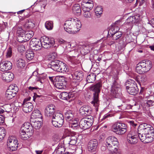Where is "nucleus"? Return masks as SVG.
I'll use <instances>...</instances> for the list:
<instances>
[{
    "label": "nucleus",
    "mask_w": 154,
    "mask_h": 154,
    "mask_svg": "<svg viewBox=\"0 0 154 154\" xmlns=\"http://www.w3.org/2000/svg\"><path fill=\"white\" fill-rule=\"evenodd\" d=\"M138 137L144 143L152 142L154 139L153 128L146 123L140 124L138 128Z\"/></svg>",
    "instance_id": "f257e3e1"
},
{
    "label": "nucleus",
    "mask_w": 154,
    "mask_h": 154,
    "mask_svg": "<svg viewBox=\"0 0 154 154\" xmlns=\"http://www.w3.org/2000/svg\"><path fill=\"white\" fill-rule=\"evenodd\" d=\"M45 116L51 119L52 125L56 127H61L64 122V117L62 114L55 112V106L53 104L48 105L45 109Z\"/></svg>",
    "instance_id": "f03ea898"
},
{
    "label": "nucleus",
    "mask_w": 154,
    "mask_h": 154,
    "mask_svg": "<svg viewBox=\"0 0 154 154\" xmlns=\"http://www.w3.org/2000/svg\"><path fill=\"white\" fill-rule=\"evenodd\" d=\"M81 26V22L77 19L70 18L65 22L64 28L68 33L74 34L79 30Z\"/></svg>",
    "instance_id": "7ed1b4c3"
},
{
    "label": "nucleus",
    "mask_w": 154,
    "mask_h": 154,
    "mask_svg": "<svg viewBox=\"0 0 154 154\" xmlns=\"http://www.w3.org/2000/svg\"><path fill=\"white\" fill-rule=\"evenodd\" d=\"M48 66L54 71L63 73H66L69 70L68 66L65 63L57 60L49 63Z\"/></svg>",
    "instance_id": "20e7f679"
},
{
    "label": "nucleus",
    "mask_w": 154,
    "mask_h": 154,
    "mask_svg": "<svg viewBox=\"0 0 154 154\" xmlns=\"http://www.w3.org/2000/svg\"><path fill=\"white\" fill-rule=\"evenodd\" d=\"M101 87V84L99 82L91 86L90 88V90L94 92L93 100L91 101V103L96 108L99 105V94L100 92Z\"/></svg>",
    "instance_id": "39448f33"
},
{
    "label": "nucleus",
    "mask_w": 154,
    "mask_h": 154,
    "mask_svg": "<svg viewBox=\"0 0 154 154\" xmlns=\"http://www.w3.org/2000/svg\"><path fill=\"white\" fill-rule=\"evenodd\" d=\"M152 63L148 60H143L137 64L136 71L138 73L143 74L148 72L151 68Z\"/></svg>",
    "instance_id": "423d86ee"
},
{
    "label": "nucleus",
    "mask_w": 154,
    "mask_h": 154,
    "mask_svg": "<svg viewBox=\"0 0 154 154\" xmlns=\"http://www.w3.org/2000/svg\"><path fill=\"white\" fill-rule=\"evenodd\" d=\"M32 127L31 124L29 122H25L22 125L20 132V137L23 140H26L29 138L28 133L32 134Z\"/></svg>",
    "instance_id": "0eeeda50"
},
{
    "label": "nucleus",
    "mask_w": 154,
    "mask_h": 154,
    "mask_svg": "<svg viewBox=\"0 0 154 154\" xmlns=\"http://www.w3.org/2000/svg\"><path fill=\"white\" fill-rule=\"evenodd\" d=\"M127 126L124 123L121 122L115 123L112 126V131L119 134H123L127 131Z\"/></svg>",
    "instance_id": "6e6552de"
},
{
    "label": "nucleus",
    "mask_w": 154,
    "mask_h": 154,
    "mask_svg": "<svg viewBox=\"0 0 154 154\" xmlns=\"http://www.w3.org/2000/svg\"><path fill=\"white\" fill-rule=\"evenodd\" d=\"M70 78L72 79V86L74 88L76 87V88L83 78V74L81 71H77L72 74Z\"/></svg>",
    "instance_id": "1a4fd4ad"
},
{
    "label": "nucleus",
    "mask_w": 154,
    "mask_h": 154,
    "mask_svg": "<svg viewBox=\"0 0 154 154\" xmlns=\"http://www.w3.org/2000/svg\"><path fill=\"white\" fill-rule=\"evenodd\" d=\"M93 122V117L91 116H88L81 119L79 123V127L82 129H86L92 125Z\"/></svg>",
    "instance_id": "9d476101"
},
{
    "label": "nucleus",
    "mask_w": 154,
    "mask_h": 154,
    "mask_svg": "<svg viewBox=\"0 0 154 154\" xmlns=\"http://www.w3.org/2000/svg\"><path fill=\"white\" fill-rule=\"evenodd\" d=\"M18 143L17 140L13 136L8 137L7 141V145L8 149L12 151L17 150Z\"/></svg>",
    "instance_id": "9b49d317"
},
{
    "label": "nucleus",
    "mask_w": 154,
    "mask_h": 154,
    "mask_svg": "<svg viewBox=\"0 0 154 154\" xmlns=\"http://www.w3.org/2000/svg\"><path fill=\"white\" fill-rule=\"evenodd\" d=\"M113 82L111 87V94L113 97H116L120 89V82L117 75H114L113 77Z\"/></svg>",
    "instance_id": "f8f14e48"
},
{
    "label": "nucleus",
    "mask_w": 154,
    "mask_h": 154,
    "mask_svg": "<svg viewBox=\"0 0 154 154\" xmlns=\"http://www.w3.org/2000/svg\"><path fill=\"white\" fill-rule=\"evenodd\" d=\"M118 144L117 138L113 136H109L106 140V145L109 150H113L116 145ZM117 148H118V147Z\"/></svg>",
    "instance_id": "ddd939ff"
},
{
    "label": "nucleus",
    "mask_w": 154,
    "mask_h": 154,
    "mask_svg": "<svg viewBox=\"0 0 154 154\" xmlns=\"http://www.w3.org/2000/svg\"><path fill=\"white\" fill-rule=\"evenodd\" d=\"M56 81L54 84L57 89H62L66 88V83L64 77L63 76H57L55 78Z\"/></svg>",
    "instance_id": "4468645a"
},
{
    "label": "nucleus",
    "mask_w": 154,
    "mask_h": 154,
    "mask_svg": "<svg viewBox=\"0 0 154 154\" xmlns=\"http://www.w3.org/2000/svg\"><path fill=\"white\" fill-rule=\"evenodd\" d=\"M43 47L45 48H48L52 46L54 44V39L53 38H49L43 36L41 39Z\"/></svg>",
    "instance_id": "2eb2a0df"
},
{
    "label": "nucleus",
    "mask_w": 154,
    "mask_h": 154,
    "mask_svg": "<svg viewBox=\"0 0 154 154\" xmlns=\"http://www.w3.org/2000/svg\"><path fill=\"white\" fill-rule=\"evenodd\" d=\"M138 138V134H137L132 130L127 135V140L130 143L134 144L137 143Z\"/></svg>",
    "instance_id": "dca6fc26"
},
{
    "label": "nucleus",
    "mask_w": 154,
    "mask_h": 154,
    "mask_svg": "<svg viewBox=\"0 0 154 154\" xmlns=\"http://www.w3.org/2000/svg\"><path fill=\"white\" fill-rule=\"evenodd\" d=\"M29 100L25 99L22 104L23 110L26 113L30 112H31L33 108L32 104L28 101Z\"/></svg>",
    "instance_id": "f3484780"
},
{
    "label": "nucleus",
    "mask_w": 154,
    "mask_h": 154,
    "mask_svg": "<svg viewBox=\"0 0 154 154\" xmlns=\"http://www.w3.org/2000/svg\"><path fill=\"white\" fill-rule=\"evenodd\" d=\"M12 67V63L8 61H3L0 64V70L5 71L11 69Z\"/></svg>",
    "instance_id": "a211bd4d"
},
{
    "label": "nucleus",
    "mask_w": 154,
    "mask_h": 154,
    "mask_svg": "<svg viewBox=\"0 0 154 154\" xmlns=\"http://www.w3.org/2000/svg\"><path fill=\"white\" fill-rule=\"evenodd\" d=\"M98 145L97 141L96 139H93L89 141L88 145V149L90 152H94Z\"/></svg>",
    "instance_id": "6ab92c4d"
},
{
    "label": "nucleus",
    "mask_w": 154,
    "mask_h": 154,
    "mask_svg": "<svg viewBox=\"0 0 154 154\" xmlns=\"http://www.w3.org/2000/svg\"><path fill=\"white\" fill-rule=\"evenodd\" d=\"M2 79L7 82L11 81L14 78V74L10 72H5L2 74Z\"/></svg>",
    "instance_id": "aec40b11"
},
{
    "label": "nucleus",
    "mask_w": 154,
    "mask_h": 154,
    "mask_svg": "<svg viewBox=\"0 0 154 154\" xmlns=\"http://www.w3.org/2000/svg\"><path fill=\"white\" fill-rule=\"evenodd\" d=\"M90 108L87 106H83L81 107L79 109V112L80 114L83 116L88 115L91 113V111Z\"/></svg>",
    "instance_id": "412c9836"
},
{
    "label": "nucleus",
    "mask_w": 154,
    "mask_h": 154,
    "mask_svg": "<svg viewBox=\"0 0 154 154\" xmlns=\"http://www.w3.org/2000/svg\"><path fill=\"white\" fill-rule=\"evenodd\" d=\"M78 135L75 134L73 136H69L66 138V140L68 144L72 145H74L77 142V137Z\"/></svg>",
    "instance_id": "4be33fe9"
},
{
    "label": "nucleus",
    "mask_w": 154,
    "mask_h": 154,
    "mask_svg": "<svg viewBox=\"0 0 154 154\" xmlns=\"http://www.w3.org/2000/svg\"><path fill=\"white\" fill-rule=\"evenodd\" d=\"M140 19V15H136L128 17L126 20V22L128 23H133L138 22L139 21Z\"/></svg>",
    "instance_id": "5701e85b"
},
{
    "label": "nucleus",
    "mask_w": 154,
    "mask_h": 154,
    "mask_svg": "<svg viewBox=\"0 0 154 154\" xmlns=\"http://www.w3.org/2000/svg\"><path fill=\"white\" fill-rule=\"evenodd\" d=\"M42 116L40 111L38 109L34 110L33 111L31 116V119H42Z\"/></svg>",
    "instance_id": "b1692460"
},
{
    "label": "nucleus",
    "mask_w": 154,
    "mask_h": 154,
    "mask_svg": "<svg viewBox=\"0 0 154 154\" xmlns=\"http://www.w3.org/2000/svg\"><path fill=\"white\" fill-rule=\"evenodd\" d=\"M42 119H31L30 122L32 127H33L36 129H38L40 128L42 125V122L41 120Z\"/></svg>",
    "instance_id": "393cba45"
},
{
    "label": "nucleus",
    "mask_w": 154,
    "mask_h": 154,
    "mask_svg": "<svg viewBox=\"0 0 154 154\" xmlns=\"http://www.w3.org/2000/svg\"><path fill=\"white\" fill-rule=\"evenodd\" d=\"M83 3H85L83 4L84 5L83 8H85L86 10H90L93 7V2L92 0H85Z\"/></svg>",
    "instance_id": "a878e982"
},
{
    "label": "nucleus",
    "mask_w": 154,
    "mask_h": 154,
    "mask_svg": "<svg viewBox=\"0 0 154 154\" xmlns=\"http://www.w3.org/2000/svg\"><path fill=\"white\" fill-rule=\"evenodd\" d=\"M37 73L36 72H33L32 75L29 78L28 80H31L34 83H35L37 82H40L41 83L43 82V80H42L40 78L38 77L37 75H34V74Z\"/></svg>",
    "instance_id": "bb28decb"
},
{
    "label": "nucleus",
    "mask_w": 154,
    "mask_h": 154,
    "mask_svg": "<svg viewBox=\"0 0 154 154\" xmlns=\"http://www.w3.org/2000/svg\"><path fill=\"white\" fill-rule=\"evenodd\" d=\"M135 80L141 85H144L147 81V78L145 75H143L141 76H138L135 79Z\"/></svg>",
    "instance_id": "cd10ccee"
},
{
    "label": "nucleus",
    "mask_w": 154,
    "mask_h": 154,
    "mask_svg": "<svg viewBox=\"0 0 154 154\" xmlns=\"http://www.w3.org/2000/svg\"><path fill=\"white\" fill-rule=\"evenodd\" d=\"M126 89L137 87L136 82L134 80H130L125 83Z\"/></svg>",
    "instance_id": "c85d7f7f"
},
{
    "label": "nucleus",
    "mask_w": 154,
    "mask_h": 154,
    "mask_svg": "<svg viewBox=\"0 0 154 154\" xmlns=\"http://www.w3.org/2000/svg\"><path fill=\"white\" fill-rule=\"evenodd\" d=\"M112 29H113L112 28L109 30L108 33L110 32L111 34L113 40H117L121 37L122 35V33L120 32H111L112 30Z\"/></svg>",
    "instance_id": "c756f323"
},
{
    "label": "nucleus",
    "mask_w": 154,
    "mask_h": 154,
    "mask_svg": "<svg viewBox=\"0 0 154 154\" xmlns=\"http://www.w3.org/2000/svg\"><path fill=\"white\" fill-rule=\"evenodd\" d=\"M65 116L67 121H69L73 119L74 114L72 111L68 110L65 113Z\"/></svg>",
    "instance_id": "7c9ffc66"
},
{
    "label": "nucleus",
    "mask_w": 154,
    "mask_h": 154,
    "mask_svg": "<svg viewBox=\"0 0 154 154\" xmlns=\"http://www.w3.org/2000/svg\"><path fill=\"white\" fill-rule=\"evenodd\" d=\"M72 11L75 14H77L79 15L81 14V10L80 6L79 4L74 5L72 7Z\"/></svg>",
    "instance_id": "2f4dec72"
},
{
    "label": "nucleus",
    "mask_w": 154,
    "mask_h": 154,
    "mask_svg": "<svg viewBox=\"0 0 154 154\" xmlns=\"http://www.w3.org/2000/svg\"><path fill=\"white\" fill-rule=\"evenodd\" d=\"M126 90L128 93L132 95H135L138 92V89L137 87L127 89Z\"/></svg>",
    "instance_id": "473e14b6"
},
{
    "label": "nucleus",
    "mask_w": 154,
    "mask_h": 154,
    "mask_svg": "<svg viewBox=\"0 0 154 154\" xmlns=\"http://www.w3.org/2000/svg\"><path fill=\"white\" fill-rule=\"evenodd\" d=\"M17 94V93H16L14 91H12L7 89L6 91L5 95V97L7 99H10L14 97Z\"/></svg>",
    "instance_id": "72a5a7b5"
},
{
    "label": "nucleus",
    "mask_w": 154,
    "mask_h": 154,
    "mask_svg": "<svg viewBox=\"0 0 154 154\" xmlns=\"http://www.w3.org/2000/svg\"><path fill=\"white\" fill-rule=\"evenodd\" d=\"M25 31L23 30L21 27H18L17 29V33L18 34V40L19 42L21 41H19V38L21 37H24V35H25L24 33Z\"/></svg>",
    "instance_id": "f704fd0d"
},
{
    "label": "nucleus",
    "mask_w": 154,
    "mask_h": 154,
    "mask_svg": "<svg viewBox=\"0 0 154 154\" xmlns=\"http://www.w3.org/2000/svg\"><path fill=\"white\" fill-rule=\"evenodd\" d=\"M64 148L61 146H58L56 148L53 154H62L65 151Z\"/></svg>",
    "instance_id": "c9c22d12"
},
{
    "label": "nucleus",
    "mask_w": 154,
    "mask_h": 154,
    "mask_svg": "<svg viewBox=\"0 0 154 154\" xmlns=\"http://www.w3.org/2000/svg\"><path fill=\"white\" fill-rule=\"evenodd\" d=\"M25 61L22 59L20 58L19 59L17 63V66L20 68H23L25 67Z\"/></svg>",
    "instance_id": "e433bc0d"
},
{
    "label": "nucleus",
    "mask_w": 154,
    "mask_h": 154,
    "mask_svg": "<svg viewBox=\"0 0 154 154\" xmlns=\"http://www.w3.org/2000/svg\"><path fill=\"white\" fill-rule=\"evenodd\" d=\"M40 42H42L41 41L35 39H32L30 42V46L31 48H34L33 47L35 46L38 44L40 43Z\"/></svg>",
    "instance_id": "4c0bfd02"
},
{
    "label": "nucleus",
    "mask_w": 154,
    "mask_h": 154,
    "mask_svg": "<svg viewBox=\"0 0 154 154\" xmlns=\"http://www.w3.org/2000/svg\"><path fill=\"white\" fill-rule=\"evenodd\" d=\"M83 16L86 18H90L92 17L91 13L89 10H86L85 8H83Z\"/></svg>",
    "instance_id": "58836bf2"
},
{
    "label": "nucleus",
    "mask_w": 154,
    "mask_h": 154,
    "mask_svg": "<svg viewBox=\"0 0 154 154\" xmlns=\"http://www.w3.org/2000/svg\"><path fill=\"white\" fill-rule=\"evenodd\" d=\"M95 75L91 73L87 76L86 80L88 83H93L95 81Z\"/></svg>",
    "instance_id": "ea45409f"
},
{
    "label": "nucleus",
    "mask_w": 154,
    "mask_h": 154,
    "mask_svg": "<svg viewBox=\"0 0 154 154\" xmlns=\"http://www.w3.org/2000/svg\"><path fill=\"white\" fill-rule=\"evenodd\" d=\"M96 15L98 17H99L102 14L103 10L101 6H97L94 11Z\"/></svg>",
    "instance_id": "a19ab883"
},
{
    "label": "nucleus",
    "mask_w": 154,
    "mask_h": 154,
    "mask_svg": "<svg viewBox=\"0 0 154 154\" xmlns=\"http://www.w3.org/2000/svg\"><path fill=\"white\" fill-rule=\"evenodd\" d=\"M59 97L60 98L64 100H68L70 98L69 94L66 92H62L59 95Z\"/></svg>",
    "instance_id": "79ce46f5"
},
{
    "label": "nucleus",
    "mask_w": 154,
    "mask_h": 154,
    "mask_svg": "<svg viewBox=\"0 0 154 154\" xmlns=\"http://www.w3.org/2000/svg\"><path fill=\"white\" fill-rule=\"evenodd\" d=\"M45 28L48 30H52L53 27V22L52 21H48L45 23Z\"/></svg>",
    "instance_id": "37998d69"
},
{
    "label": "nucleus",
    "mask_w": 154,
    "mask_h": 154,
    "mask_svg": "<svg viewBox=\"0 0 154 154\" xmlns=\"http://www.w3.org/2000/svg\"><path fill=\"white\" fill-rule=\"evenodd\" d=\"M25 35H24V37L26 40H28L31 38L33 35V32L32 31L28 32H25Z\"/></svg>",
    "instance_id": "c03bdc74"
},
{
    "label": "nucleus",
    "mask_w": 154,
    "mask_h": 154,
    "mask_svg": "<svg viewBox=\"0 0 154 154\" xmlns=\"http://www.w3.org/2000/svg\"><path fill=\"white\" fill-rule=\"evenodd\" d=\"M8 89L11 91H14L17 93L19 90L18 87L17 86V85L14 84L10 85Z\"/></svg>",
    "instance_id": "a18cd8bd"
},
{
    "label": "nucleus",
    "mask_w": 154,
    "mask_h": 154,
    "mask_svg": "<svg viewBox=\"0 0 154 154\" xmlns=\"http://www.w3.org/2000/svg\"><path fill=\"white\" fill-rule=\"evenodd\" d=\"M26 56L28 60H30L33 59L34 54L32 51H27L26 53Z\"/></svg>",
    "instance_id": "49530a36"
},
{
    "label": "nucleus",
    "mask_w": 154,
    "mask_h": 154,
    "mask_svg": "<svg viewBox=\"0 0 154 154\" xmlns=\"http://www.w3.org/2000/svg\"><path fill=\"white\" fill-rule=\"evenodd\" d=\"M6 134V131L4 128L0 127V142L3 139Z\"/></svg>",
    "instance_id": "de8ad7c7"
},
{
    "label": "nucleus",
    "mask_w": 154,
    "mask_h": 154,
    "mask_svg": "<svg viewBox=\"0 0 154 154\" xmlns=\"http://www.w3.org/2000/svg\"><path fill=\"white\" fill-rule=\"evenodd\" d=\"M57 57V54L55 53H53L51 54H50L48 55V60L51 61V62L49 63H50L52 61H54L55 60V59Z\"/></svg>",
    "instance_id": "09e8293b"
},
{
    "label": "nucleus",
    "mask_w": 154,
    "mask_h": 154,
    "mask_svg": "<svg viewBox=\"0 0 154 154\" xmlns=\"http://www.w3.org/2000/svg\"><path fill=\"white\" fill-rule=\"evenodd\" d=\"M76 57L75 56L68 57V59L69 60L73 63L77 64L78 63V61L75 58Z\"/></svg>",
    "instance_id": "8fccbe9b"
},
{
    "label": "nucleus",
    "mask_w": 154,
    "mask_h": 154,
    "mask_svg": "<svg viewBox=\"0 0 154 154\" xmlns=\"http://www.w3.org/2000/svg\"><path fill=\"white\" fill-rule=\"evenodd\" d=\"M12 54V49L11 47L9 48L7 50L6 57L7 58L11 57Z\"/></svg>",
    "instance_id": "3c124183"
},
{
    "label": "nucleus",
    "mask_w": 154,
    "mask_h": 154,
    "mask_svg": "<svg viewBox=\"0 0 154 154\" xmlns=\"http://www.w3.org/2000/svg\"><path fill=\"white\" fill-rule=\"evenodd\" d=\"M42 47H43V45L42 44V42H40V43L38 44V45H36L35 47H34V48L32 49L33 50L37 51L38 50H40L42 48Z\"/></svg>",
    "instance_id": "603ef678"
},
{
    "label": "nucleus",
    "mask_w": 154,
    "mask_h": 154,
    "mask_svg": "<svg viewBox=\"0 0 154 154\" xmlns=\"http://www.w3.org/2000/svg\"><path fill=\"white\" fill-rule=\"evenodd\" d=\"M26 50L24 45H19L18 48V51L20 52H22Z\"/></svg>",
    "instance_id": "864d4df0"
},
{
    "label": "nucleus",
    "mask_w": 154,
    "mask_h": 154,
    "mask_svg": "<svg viewBox=\"0 0 154 154\" xmlns=\"http://www.w3.org/2000/svg\"><path fill=\"white\" fill-rule=\"evenodd\" d=\"M5 111L9 112L11 110V106L10 104H7L5 106Z\"/></svg>",
    "instance_id": "5fc2aeb1"
},
{
    "label": "nucleus",
    "mask_w": 154,
    "mask_h": 154,
    "mask_svg": "<svg viewBox=\"0 0 154 154\" xmlns=\"http://www.w3.org/2000/svg\"><path fill=\"white\" fill-rule=\"evenodd\" d=\"M69 127L75 129L79 127L78 123L75 124H69Z\"/></svg>",
    "instance_id": "6e6d98bb"
},
{
    "label": "nucleus",
    "mask_w": 154,
    "mask_h": 154,
    "mask_svg": "<svg viewBox=\"0 0 154 154\" xmlns=\"http://www.w3.org/2000/svg\"><path fill=\"white\" fill-rule=\"evenodd\" d=\"M146 104L149 106L151 107L154 105V101L152 100H148L147 101Z\"/></svg>",
    "instance_id": "4d7b16f0"
},
{
    "label": "nucleus",
    "mask_w": 154,
    "mask_h": 154,
    "mask_svg": "<svg viewBox=\"0 0 154 154\" xmlns=\"http://www.w3.org/2000/svg\"><path fill=\"white\" fill-rule=\"evenodd\" d=\"M128 122L130 123L131 125L134 127H135L137 125L136 124L134 123V121H129Z\"/></svg>",
    "instance_id": "13d9d810"
},
{
    "label": "nucleus",
    "mask_w": 154,
    "mask_h": 154,
    "mask_svg": "<svg viewBox=\"0 0 154 154\" xmlns=\"http://www.w3.org/2000/svg\"><path fill=\"white\" fill-rule=\"evenodd\" d=\"M4 122V118L2 115H0V125L3 124Z\"/></svg>",
    "instance_id": "bf43d9fd"
},
{
    "label": "nucleus",
    "mask_w": 154,
    "mask_h": 154,
    "mask_svg": "<svg viewBox=\"0 0 154 154\" xmlns=\"http://www.w3.org/2000/svg\"><path fill=\"white\" fill-rule=\"evenodd\" d=\"M26 23L28 25H30L31 26H33V25H34V24L33 23V21H32L31 20H28L27 21Z\"/></svg>",
    "instance_id": "052dcab7"
},
{
    "label": "nucleus",
    "mask_w": 154,
    "mask_h": 154,
    "mask_svg": "<svg viewBox=\"0 0 154 154\" xmlns=\"http://www.w3.org/2000/svg\"><path fill=\"white\" fill-rule=\"evenodd\" d=\"M48 78L50 81L52 82H53L54 83H55V82L56 81V80H55V77H54V76H49Z\"/></svg>",
    "instance_id": "680f3d73"
},
{
    "label": "nucleus",
    "mask_w": 154,
    "mask_h": 154,
    "mask_svg": "<svg viewBox=\"0 0 154 154\" xmlns=\"http://www.w3.org/2000/svg\"><path fill=\"white\" fill-rule=\"evenodd\" d=\"M119 30V28L118 26H115L113 29V30L114 31V32H119L118 31ZM112 32H113V31H112Z\"/></svg>",
    "instance_id": "e2e57ef3"
},
{
    "label": "nucleus",
    "mask_w": 154,
    "mask_h": 154,
    "mask_svg": "<svg viewBox=\"0 0 154 154\" xmlns=\"http://www.w3.org/2000/svg\"><path fill=\"white\" fill-rule=\"evenodd\" d=\"M70 122H69V124H75V123H78V122H77V120H72H72L71 121H69Z\"/></svg>",
    "instance_id": "0e129e2a"
},
{
    "label": "nucleus",
    "mask_w": 154,
    "mask_h": 154,
    "mask_svg": "<svg viewBox=\"0 0 154 154\" xmlns=\"http://www.w3.org/2000/svg\"><path fill=\"white\" fill-rule=\"evenodd\" d=\"M133 106V105H131L130 104H127V106L126 107V108L127 109H132V108Z\"/></svg>",
    "instance_id": "69168bd1"
},
{
    "label": "nucleus",
    "mask_w": 154,
    "mask_h": 154,
    "mask_svg": "<svg viewBox=\"0 0 154 154\" xmlns=\"http://www.w3.org/2000/svg\"><path fill=\"white\" fill-rule=\"evenodd\" d=\"M110 116V115L109 114H107L105 115L103 117V118L102 119H105L107 118L108 117H109Z\"/></svg>",
    "instance_id": "338daca9"
},
{
    "label": "nucleus",
    "mask_w": 154,
    "mask_h": 154,
    "mask_svg": "<svg viewBox=\"0 0 154 154\" xmlns=\"http://www.w3.org/2000/svg\"><path fill=\"white\" fill-rule=\"evenodd\" d=\"M119 44L122 48H124L126 46V45L125 43H124L123 42L122 43H120Z\"/></svg>",
    "instance_id": "774afa93"
}]
</instances>
